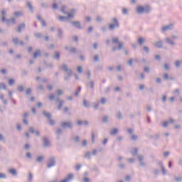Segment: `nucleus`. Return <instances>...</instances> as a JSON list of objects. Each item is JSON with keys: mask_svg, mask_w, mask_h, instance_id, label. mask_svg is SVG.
<instances>
[{"mask_svg": "<svg viewBox=\"0 0 182 182\" xmlns=\"http://www.w3.org/2000/svg\"><path fill=\"white\" fill-rule=\"evenodd\" d=\"M61 69L63 72H65V75L64 76V80L65 82L70 80V77H72V73H73L72 70L68 68V65L66 64H63Z\"/></svg>", "mask_w": 182, "mask_h": 182, "instance_id": "f257e3e1", "label": "nucleus"}, {"mask_svg": "<svg viewBox=\"0 0 182 182\" xmlns=\"http://www.w3.org/2000/svg\"><path fill=\"white\" fill-rule=\"evenodd\" d=\"M150 11H151V8L149 5L145 6H138L136 8L137 14H150Z\"/></svg>", "mask_w": 182, "mask_h": 182, "instance_id": "f03ea898", "label": "nucleus"}, {"mask_svg": "<svg viewBox=\"0 0 182 182\" xmlns=\"http://www.w3.org/2000/svg\"><path fill=\"white\" fill-rule=\"evenodd\" d=\"M120 28V23H119V20L116 18H112V23H110L108 26V29L110 31H114V29Z\"/></svg>", "mask_w": 182, "mask_h": 182, "instance_id": "7ed1b4c3", "label": "nucleus"}, {"mask_svg": "<svg viewBox=\"0 0 182 182\" xmlns=\"http://www.w3.org/2000/svg\"><path fill=\"white\" fill-rule=\"evenodd\" d=\"M55 166H56V157L51 156L48 160L47 168H51V167H55Z\"/></svg>", "mask_w": 182, "mask_h": 182, "instance_id": "20e7f679", "label": "nucleus"}, {"mask_svg": "<svg viewBox=\"0 0 182 182\" xmlns=\"http://www.w3.org/2000/svg\"><path fill=\"white\" fill-rule=\"evenodd\" d=\"M60 126L62 129H69L72 130L73 129V122H72V121L63 122L60 123Z\"/></svg>", "mask_w": 182, "mask_h": 182, "instance_id": "39448f33", "label": "nucleus"}, {"mask_svg": "<svg viewBox=\"0 0 182 182\" xmlns=\"http://www.w3.org/2000/svg\"><path fill=\"white\" fill-rule=\"evenodd\" d=\"M174 29V23H170L165 26H162L161 28V31L162 33H166V32L168 31H173Z\"/></svg>", "mask_w": 182, "mask_h": 182, "instance_id": "423d86ee", "label": "nucleus"}, {"mask_svg": "<svg viewBox=\"0 0 182 182\" xmlns=\"http://www.w3.org/2000/svg\"><path fill=\"white\" fill-rule=\"evenodd\" d=\"M26 25L25 23H22L16 28V32H17V33H21L22 31L26 29Z\"/></svg>", "mask_w": 182, "mask_h": 182, "instance_id": "0eeeda50", "label": "nucleus"}, {"mask_svg": "<svg viewBox=\"0 0 182 182\" xmlns=\"http://www.w3.org/2000/svg\"><path fill=\"white\" fill-rule=\"evenodd\" d=\"M28 131L31 134H36L37 137H39V136H41V132H39L38 130H35V128L33 127H30Z\"/></svg>", "mask_w": 182, "mask_h": 182, "instance_id": "6e6552de", "label": "nucleus"}, {"mask_svg": "<svg viewBox=\"0 0 182 182\" xmlns=\"http://www.w3.org/2000/svg\"><path fill=\"white\" fill-rule=\"evenodd\" d=\"M138 160L139 161V166L141 167H144L146 166V163L143 160H144V156L143 155L138 156Z\"/></svg>", "mask_w": 182, "mask_h": 182, "instance_id": "1a4fd4ad", "label": "nucleus"}, {"mask_svg": "<svg viewBox=\"0 0 182 182\" xmlns=\"http://www.w3.org/2000/svg\"><path fill=\"white\" fill-rule=\"evenodd\" d=\"M4 22H6L7 25H11V23L15 25L16 23V20L15 19V18L12 17L10 18H6Z\"/></svg>", "mask_w": 182, "mask_h": 182, "instance_id": "9d476101", "label": "nucleus"}, {"mask_svg": "<svg viewBox=\"0 0 182 182\" xmlns=\"http://www.w3.org/2000/svg\"><path fill=\"white\" fill-rule=\"evenodd\" d=\"M42 56V51L41 50H37L33 55V59H37Z\"/></svg>", "mask_w": 182, "mask_h": 182, "instance_id": "9b49d317", "label": "nucleus"}, {"mask_svg": "<svg viewBox=\"0 0 182 182\" xmlns=\"http://www.w3.org/2000/svg\"><path fill=\"white\" fill-rule=\"evenodd\" d=\"M154 46H155V48H158V49H163V41H156L154 43Z\"/></svg>", "mask_w": 182, "mask_h": 182, "instance_id": "f8f14e48", "label": "nucleus"}, {"mask_svg": "<svg viewBox=\"0 0 182 182\" xmlns=\"http://www.w3.org/2000/svg\"><path fill=\"white\" fill-rule=\"evenodd\" d=\"M71 24L73 26H75V28H77V29H82V26L80 25V21H71Z\"/></svg>", "mask_w": 182, "mask_h": 182, "instance_id": "ddd939ff", "label": "nucleus"}, {"mask_svg": "<svg viewBox=\"0 0 182 182\" xmlns=\"http://www.w3.org/2000/svg\"><path fill=\"white\" fill-rule=\"evenodd\" d=\"M43 147H49L50 146V142L49 141V139L46 137L43 138Z\"/></svg>", "mask_w": 182, "mask_h": 182, "instance_id": "4468645a", "label": "nucleus"}, {"mask_svg": "<svg viewBox=\"0 0 182 182\" xmlns=\"http://www.w3.org/2000/svg\"><path fill=\"white\" fill-rule=\"evenodd\" d=\"M165 41L171 46H176V42L173 41V40H171L170 38H166Z\"/></svg>", "mask_w": 182, "mask_h": 182, "instance_id": "2eb2a0df", "label": "nucleus"}, {"mask_svg": "<svg viewBox=\"0 0 182 182\" xmlns=\"http://www.w3.org/2000/svg\"><path fill=\"white\" fill-rule=\"evenodd\" d=\"M42 114L44 117H46V119L48 120H49L50 119L52 118V114L49 113V112H46V111L43 110L42 112Z\"/></svg>", "mask_w": 182, "mask_h": 182, "instance_id": "dca6fc26", "label": "nucleus"}, {"mask_svg": "<svg viewBox=\"0 0 182 182\" xmlns=\"http://www.w3.org/2000/svg\"><path fill=\"white\" fill-rule=\"evenodd\" d=\"M6 19V10L5 9H3L1 10V21L2 22H5Z\"/></svg>", "mask_w": 182, "mask_h": 182, "instance_id": "f3484780", "label": "nucleus"}, {"mask_svg": "<svg viewBox=\"0 0 182 182\" xmlns=\"http://www.w3.org/2000/svg\"><path fill=\"white\" fill-rule=\"evenodd\" d=\"M26 6L27 8H28L29 11H31V12L33 14V6H32V4L31 3V1L26 2Z\"/></svg>", "mask_w": 182, "mask_h": 182, "instance_id": "a211bd4d", "label": "nucleus"}, {"mask_svg": "<svg viewBox=\"0 0 182 182\" xmlns=\"http://www.w3.org/2000/svg\"><path fill=\"white\" fill-rule=\"evenodd\" d=\"M58 38H59V39H62V38H63V30H62V28H58Z\"/></svg>", "mask_w": 182, "mask_h": 182, "instance_id": "6ab92c4d", "label": "nucleus"}, {"mask_svg": "<svg viewBox=\"0 0 182 182\" xmlns=\"http://www.w3.org/2000/svg\"><path fill=\"white\" fill-rule=\"evenodd\" d=\"M53 58V59H55V60H59V59H60V53H59L58 51H55Z\"/></svg>", "mask_w": 182, "mask_h": 182, "instance_id": "aec40b11", "label": "nucleus"}, {"mask_svg": "<svg viewBox=\"0 0 182 182\" xmlns=\"http://www.w3.org/2000/svg\"><path fill=\"white\" fill-rule=\"evenodd\" d=\"M45 160V156H39L36 158V161L37 163H42Z\"/></svg>", "mask_w": 182, "mask_h": 182, "instance_id": "412c9836", "label": "nucleus"}, {"mask_svg": "<svg viewBox=\"0 0 182 182\" xmlns=\"http://www.w3.org/2000/svg\"><path fill=\"white\" fill-rule=\"evenodd\" d=\"M58 19L60 21V22H65V21H69V17L60 16Z\"/></svg>", "mask_w": 182, "mask_h": 182, "instance_id": "4be33fe9", "label": "nucleus"}, {"mask_svg": "<svg viewBox=\"0 0 182 182\" xmlns=\"http://www.w3.org/2000/svg\"><path fill=\"white\" fill-rule=\"evenodd\" d=\"M138 151L139 149H137V148H132L131 150V154H132V156H137Z\"/></svg>", "mask_w": 182, "mask_h": 182, "instance_id": "5701e85b", "label": "nucleus"}, {"mask_svg": "<svg viewBox=\"0 0 182 182\" xmlns=\"http://www.w3.org/2000/svg\"><path fill=\"white\" fill-rule=\"evenodd\" d=\"M117 133H119V129H117V128H114L110 131L111 136H114V134H117Z\"/></svg>", "mask_w": 182, "mask_h": 182, "instance_id": "b1692460", "label": "nucleus"}, {"mask_svg": "<svg viewBox=\"0 0 182 182\" xmlns=\"http://www.w3.org/2000/svg\"><path fill=\"white\" fill-rule=\"evenodd\" d=\"M65 103V101H60V102H58V105L57 107L58 110H62V107L63 106V104Z\"/></svg>", "mask_w": 182, "mask_h": 182, "instance_id": "393cba45", "label": "nucleus"}, {"mask_svg": "<svg viewBox=\"0 0 182 182\" xmlns=\"http://www.w3.org/2000/svg\"><path fill=\"white\" fill-rule=\"evenodd\" d=\"M33 180V174H32V172H29L28 176V181L32 182Z\"/></svg>", "mask_w": 182, "mask_h": 182, "instance_id": "a878e982", "label": "nucleus"}, {"mask_svg": "<svg viewBox=\"0 0 182 182\" xmlns=\"http://www.w3.org/2000/svg\"><path fill=\"white\" fill-rule=\"evenodd\" d=\"M73 14H75V9H71L70 13H69L68 16H67V18H68V21H69V18H73Z\"/></svg>", "mask_w": 182, "mask_h": 182, "instance_id": "bb28decb", "label": "nucleus"}, {"mask_svg": "<svg viewBox=\"0 0 182 182\" xmlns=\"http://www.w3.org/2000/svg\"><path fill=\"white\" fill-rule=\"evenodd\" d=\"M23 15V13L22 11H16L14 12V16L16 18H19V16H22Z\"/></svg>", "mask_w": 182, "mask_h": 182, "instance_id": "cd10ccee", "label": "nucleus"}, {"mask_svg": "<svg viewBox=\"0 0 182 182\" xmlns=\"http://www.w3.org/2000/svg\"><path fill=\"white\" fill-rule=\"evenodd\" d=\"M117 117L119 120H123V114H122V112L120 111L117 112Z\"/></svg>", "mask_w": 182, "mask_h": 182, "instance_id": "c85d7f7f", "label": "nucleus"}, {"mask_svg": "<svg viewBox=\"0 0 182 182\" xmlns=\"http://www.w3.org/2000/svg\"><path fill=\"white\" fill-rule=\"evenodd\" d=\"M9 172L10 173V174H12V176H17L18 174V172H16V170L14 168L9 169Z\"/></svg>", "mask_w": 182, "mask_h": 182, "instance_id": "c756f323", "label": "nucleus"}, {"mask_svg": "<svg viewBox=\"0 0 182 182\" xmlns=\"http://www.w3.org/2000/svg\"><path fill=\"white\" fill-rule=\"evenodd\" d=\"M82 105L84 107H85V109H87V107H89V102H87V100H86L85 99L83 100Z\"/></svg>", "mask_w": 182, "mask_h": 182, "instance_id": "7c9ffc66", "label": "nucleus"}, {"mask_svg": "<svg viewBox=\"0 0 182 182\" xmlns=\"http://www.w3.org/2000/svg\"><path fill=\"white\" fill-rule=\"evenodd\" d=\"M31 93H32V90L31 88H27L26 90V95L27 96V99H29V95H31Z\"/></svg>", "mask_w": 182, "mask_h": 182, "instance_id": "2f4dec72", "label": "nucleus"}, {"mask_svg": "<svg viewBox=\"0 0 182 182\" xmlns=\"http://www.w3.org/2000/svg\"><path fill=\"white\" fill-rule=\"evenodd\" d=\"M80 90H82V87L79 86L77 87V91L75 92V96H76L77 97H79V93H80Z\"/></svg>", "mask_w": 182, "mask_h": 182, "instance_id": "473e14b6", "label": "nucleus"}, {"mask_svg": "<svg viewBox=\"0 0 182 182\" xmlns=\"http://www.w3.org/2000/svg\"><path fill=\"white\" fill-rule=\"evenodd\" d=\"M13 43L14 44V45H19V38H13Z\"/></svg>", "mask_w": 182, "mask_h": 182, "instance_id": "72a5a7b5", "label": "nucleus"}, {"mask_svg": "<svg viewBox=\"0 0 182 182\" xmlns=\"http://www.w3.org/2000/svg\"><path fill=\"white\" fill-rule=\"evenodd\" d=\"M102 122L103 123H105V124L109 123V117H107V115L104 116L102 118Z\"/></svg>", "mask_w": 182, "mask_h": 182, "instance_id": "f704fd0d", "label": "nucleus"}, {"mask_svg": "<svg viewBox=\"0 0 182 182\" xmlns=\"http://www.w3.org/2000/svg\"><path fill=\"white\" fill-rule=\"evenodd\" d=\"M9 86H14L15 85V79L11 78L9 80Z\"/></svg>", "mask_w": 182, "mask_h": 182, "instance_id": "c9c22d12", "label": "nucleus"}, {"mask_svg": "<svg viewBox=\"0 0 182 182\" xmlns=\"http://www.w3.org/2000/svg\"><path fill=\"white\" fill-rule=\"evenodd\" d=\"M62 133H63V129H62V128L57 129V130L55 132V134H58L59 136V135L62 134Z\"/></svg>", "mask_w": 182, "mask_h": 182, "instance_id": "e433bc0d", "label": "nucleus"}, {"mask_svg": "<svg viewBox=\"0 0 182 182\" xmlns=\"http://www.w3.org/2000/svg\"><path fill=\"white\" fill-rule=\"evenodd\" d=\"M61 12L64 14V15H68V12H66V6H62Z\"/></svg>", "mask_w": 182, "mask_h": 182, "instance_id": "4c0bfd02", "label": "nucleus"}, {"mask_svg": "<svg viewBox=\"0 0 182 182\" xmlns=\"http://www.w3.org/2000/svg\"><path fill=\"white\" fill-rule=\"evenodd\" d=\"M119 38H112V43H114V45H116L117 43H119Z\"/></svg>", "mask_w": 182, "mask_h": 182, "instance_id": "58836bf2", "label": "nucleus"}, {"mask_svg": "<svg viewBox=\"0 0 182 182\" xmlns=\"http://www.w3.org/2000/svg\"><path fill=\"white\" fill-rule=\"evenodd\" d=\"M138 43L139 45H143V43H144V38H138Z\"/></svg>", "mask_w": 182, "mask_h": 182, "instance_id": "ea45409f", "label": "nucleus"}, {"mask_svg": "<svg viewBox=\"0 0 182 182\" xmlns=\"http://www.w3.org/2000/svg\"><path fill=\"white\" fill-rule=\"evenodd\" d=\"M23 85H19L18 87H17V90L18 92H19L20 93H22V92H23Z\"/></svg>", "mask_w": 182, "mask_h": 182, "instance_id": "a19ab883", "label": "nucleus"}, {"mask_svg": "<svg viewBox=\"0 0 182 182\" xmlns=\"http://www.w3.org/2000/svg\"><path fill=\"white\" fill-rule=\"evenodd\" d=\"M35 38H37V39H41L42 38V33H34Z\"/></svg>", "mask_w": 182, "mask_h": 182, "instance_id": "79ce46f5", "label": "nucleus"}, {"mask_svg": "<svg viewBox=\"0 0 182 182\" xmlns=\"http://www.w3.org/2000/svg\"><path fill=\"white\" fill-rule=\"evenodd\" d=\"M0 89L3 90H6V85L4 82L0 83Z\"/></svg>", "mask_w": 182, "mask_h": 182, "instance_id": "37998d69", "label": "nucleus"}, {"mask_svg": "<svg viewBox=\"0 0 182 182\" xmlns=\"http://www.w3.org/2000/svg\"><path fill=\"white\" fill-rule=\"evenodd\" d=\"M86 74H87V79H88V80H90V77H91L90 70H86Z\"/></svg>", "mask_w": 182, "mask_h": 182, "instance_id": "c03bdc74", "label": "nucleus"}, {"mask_svg": "<svg viewBox=\"0 0 182 182\" xmlns=\"http://www.w3.org/2000/svg\"><path fill=\"white\" fill-rule=\"evenodd\" d=\"M143 50L145 51L146 53H149L150 52V48L145 46L143 47Z\"/></svg>", "mask_w": 182, "mask_h": 182, "instance_id": "a18cd8bd", "label": "nucleus"}, {"mask_svg": "<svg viewBox=\"0 0 182 182\" xmlns=\"http://www.w3.org/2000/svg\"><path fill=\"white\" fill-rule=\"evenodd\" d=\"M181 61H180V60H176V62H175V66H176V68H178L179 66H181Z\"/></svg>", "mask_w": 182, "mask_h": 182, "instance_id": "49530a36", "label": "nucleus"}, {"mask_svg": "<svg viewBox=\"0 0 182 182\" xmlns=\"http://www.w3.org/2000/svg\"><path fill=\"white\" fill-rule=\"evenodd\" d=\"M48 120L50 123V126H55V120L52 119V118H50Z\"/></svg>", "mask_w": 182, "mask_h": 182, "instance_id": "de8ad7c7", "label": "nucleus"}, {"mask_svg": "<svg viewBox=\"0 0 182 182\" xmlns=\"http://www.w3.org/2000/svg\"><path fill=\"white\" fill-rule=\"evenodd\" d=\"M80 141V138L79 136H76L73 139L74 143H79Z\"/></svg>", "mask_w": 182, "mask_h": 182, "instance_id": "09e8293b", "label": "nucleus"}, {"mask_svg": "<svg viewBox=\"0 0 182 182\" xmlns=\"http://www.w3.org/2000/svg\"><path fill=\"white\" fill-rule=\"evenodd\" d=\"M161 102L163 103H166L167 102V95H163L161 97Z\"/></svg>", "mask_w": 182, "mask_h": 182, "instance_id": "8fccbe9b", "label": "nucleus"}, {"mask_svg": "<svg viewBox=\"0 0 182 182\" xmlns=\"http://www.w3.org/2000/svg\"><path fill=\"white\" fill-rule=\"evenodd\" d=\"M77 70L78 73H83V68H82V66H78L77 68Z\"/></svg>", "mask_w": 182, "mask_h": 182, "instance_id": "3c124183", "label": "nucleus"}, {"mask_svg": "<svg viewBox=\"0 0 182 182\" xmlns=\"http://www.w3.org/2000/svg\"><path fill=\"white\" fill-rule=\"evenodd\" d=\"M164 69L165 70H170V66L168 65V64L165 63V64L164 65Z\"/></svg>", "mask_w": 182, "mask_h": 182, "instance_id": "603ef678", "label": "nucleus"}, {"mask_svg": "<svg viewBox=\"0 0 182 182\" xmlns=\"http://www.w3.org/2000/svg\"><path fill=\"white\" fill-rule=\"evenodd\" d=\"M93 171H95V173H97V174H99V173H100V171L99 170V168H97V166H94L92 168Z\"/></svg>", "mask_w": 182, "mask_h": 182, "instance_id": "864d4df0", "label": "nucleus"}, {"mask_svg": "<svg viewBox=\"0 0 182 182\" xmlns=\"http://www.w3.org/2000/svg\"><path fill=\"white\" fill-rule=\"evenodd\" d=\"M175 181H176V182H181V181H182V177H181V176H179L176 177V178H175Z\"/></svg>", "mask_w": 182, "mask_h": 182, "instance_id": "5fc2aeb1", "label": "nucleus"}, {"mask_svg": "<svg viewBox=\"0 0 182 182\" xmlns=\"http://www.w3.org/2000/svg\"><path fill=\"white\" fill-rule=\"evenodd\" d=\"M169 77H170V76H168V73L164 74V76H163L164 80H166V81L168 80Z\"/></svg>", "mask_w": 182, "mask_h": 182, "instance_id": "6e6d98bb", "label": "nucleus"}, {"mask_svg": "<svg viewBox=\"0 0 182 182\" xmlns=\"http://www.w3.org/2000/svg\"><path fill=\"white\" fill-rule=\"evenodd\" d=\"M70 53H76V48H75V47H71V48H70Z\"/></svg>", "mask_w": 182, "mask_h": 182, "instance_id": "4d7b16f0", "label": "nucleus"}, {"mask_svg": "<svg viewBox=\"0 0 182 182\" xmlns=\"http://www.w3.org/2000/svg\"><path fill=\"white\" fill-rule=\"evenodd\" d=\"M91 154L90 151L85 152V159H90Z\"/></svg>", "mask_w": 182, "mask_h": 182, "instance_id": "13d9d810", "label": "nucleus"}, {"mask_svg": "<svg viewBox=\"0 0 182 182\" xmlns=\"http://www.w3.org/2000/svg\"><path fill=\"white\" fill-rule=\"evenodd\" d=\"M89 85H90V87L91 89H93V88L95 87V82H93V81H90V82H89Z\"/></svg>", "mask_w": 182, "mask_h": 182, "instance_id": "bf43d9fd", "label": "nucleus"}, {"mask_svg": "<svg viewBox=\"0 0 182 182\" xmlns=\"http://www.w3.org/2000/svg\"><path fill=\"white\" fill-rule=\"evenodd\" d=\"M124 45V42H120L119 43V45H118V50H120V49H122L123 48V46Z\"/></svg>", "mask_w": 182, "mask_h": 182, "instance_id": "052dcab7", "label": "nucleus"}, {"mask_svg": "<svg viewBox=\"0 0 182 182\" xmlns=\"http://www.w3.org/2000/svg\"><path fill=\"white\" fill-rule=\"evenodd\" d=\"M96 21H97V22H102L103 21V18H102V16H97L96 17Z\"/></svg>", "mask_w": 182, "mask_h": 182, "instance_id": "680f3d73", "label": "nucleus"}, {"mask_svg": "<svg viewBox=\"0 0 182 182\" xmlns=\"http://www.w3.org/2000/svg\"><path fill=\"white\" fill-rule=\"evenodd\" d=\"M92 107H93V109H99V104H97V103H92Z\"/></svg>", "mask_w": 182, "mask_h": 182, "instance_id": "e2e57ef3", "label": "nucleus"}, {"mask_svg": "<svg viewBox=\"0 0 182 182\" xmlns=\"http://www.w3.org/2000/svg\"><path fill=\"white\" fill-rule=\"evenodd\" d=\"M26 157H27V159H32V154H31V152H27L26 154Z\"/></svg>", "mask_w": 182, "mask_h": 182, "instance_id": "0e129e2a", "label": "nucleus"}, {"mask_svg": "<svg viewBox=\"0 0 182 182\" xmlns=\"http://www.w3.org/2000/svg\"><path fill=\"white\" fill-rule=\"evenodd\" d=\"M52 9L56 11L58 9V4L56 3L53 4Z\"/></svg>", "mask_w": 182, "mask_h": 182, "instance_id": "69168bd1", "label": "nucleus"}, {"mask_svg": "<svg viewBox=\"0 0 182 182\" xmlns=\"http://www.w3.org/2000/svg\"><path fill=\"white\" fill-rule=\"evenodd\" d=\"M107 99L105 97L101 98V105H105L107 102Z\"/></svg>", "mask_w": 182, "mask_h": 182, "instance_id": "338daca9", "label": "nucleus"}, {"mask_svg": "<svg viewBox=\"0 0 182 182\" xmlns=\"http://www.w3.org/2000/svg\"><path fill=\"white\" fill-rule=\"evenodd\" d=\"M99 55L97 54H96L95 56H94V60L95 62H99Z\"/></svg>", "mask_w": 182, "mask_h": 182, "instance_id": "774afa93", "label": "nucleus"}]
</instances>
